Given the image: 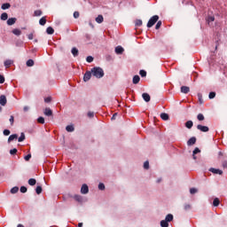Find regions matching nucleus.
<instances>
[{"label":"nucleus","mask_w":227,"mask_h":227,"mask_svg":"<svg viewBox=\"0 0 227 227\" xmlns=\"http://www.w3.org/2000/svg\"><path fill=\"white\" fill-rule=\"evenodd\" d=\"M90 71L93 77L97 79H102V77H104V69H102V67H93Z\"/></svg>","instance_id":"f257e3e1"},{"label":"nucleus","mask_w":227,"mask_h":227,"mask_svg":"<svg viewBox=\"0 0 227 227\" xmlns=\"http://www.w3.org/2000/svg\"><path fill=\"white\" fill-rule=\"evenodd\" d=\"M157 20H159V16L158 15L153 16L147 23V27H153V26H155V23L157 22Z\"/></svg>","instance_id":"f03ea898"},{"label":"nucleus","mask_w":227,"mask_h":227,"mask_svg":"<svg viewBox=\"0 0 227 227\" xmlns=\"http://www.w3.org/2000/svg\"><path fill=\"white\" fill-rule=\"evenodd\" d=\"M91 75H93L92 73H91V71H87V72L84 74L83 81H84L85 82H88V81H90V80L91 79Z\"/></svg>","instance_id":"7ed1b4c3"},{"label":"nucleus","mask_w":227,"mask_h":227,"mask_svg":"<svg viewBox=\"0 0 227 227\" xmlns=\"http://www.w3.org/2000/svg\"><path fill=\"white\" fill-rule=\"evenodd\" d=\"M198 130H200V132H208L209 129L207 126H203L201 124H199L197 126Z\"/></svg>","instance_id":"20e7f679"},{"label":"nucleus","mask_w":227,"mask_h":227,"mask_svg":"<svg viewBox=\"0 0 227 227\" xmlns=\"http://www.w3.org/2000/svg\"><path fill=\"white\" fill-rule=\"evenodd\" d=\"M81 192L82 194H88V192H90V188L88 187L87 184H82L81 188Z\"/></svg>","instance_id":"39448f33"},{"label":"nucleus","mask_w":227,"mask_h":227,"mask_svg":"<svg viewBox=\"0 0 227 227\" xmlns=\"http://www.w3.org/2000/svg\"><path fill=\"white\" fill-rule=\"evenodd\" d=\"M209 171L211 173H214V175H223V170H221L219 168H209Z\"/></svg>","instance_id":"423d86ee"},{"label":"nucleus","mask_w":227,"mask_h":227,"mask_svg":"<svg viewBox=\"0 0 227 227\" xmlns=\"http://www.w3.org/2000/svg\"><path fill=\"white\" fill-rule=\"evenodd\" d=\"M187 145H188V146H192L193 145H196V137H191V138L187 141Z\"/></svg>","instance_id":"0eeeda50"},{"label":"nucleus","mask_w":227,"mask_h":227,"mask_svg":"<svg viewBox=\"0 0 227 227\" xmlns=\"http://www.w3.org/2000/svg\"><path fill=\"white\" fill-rule=\"evenodd\" d=\"M7 99H6V96L4 95H1L0 96V105L2 106H6V103H7Z\"/></svg>","instance_id":"6e6552de"},{"label":"nucleus","mask_w":227,"mask_h":227,"mask_svg":"<svg viewBox=\"0 0 227 227\" xmlns=\"http://www.w3.org/2000/svg\"><path fill=\"white\" fill-rule=\"evenodd\" d=\"M4 65L5 68H10V67H12V65H13V60L7 59L4 61Z\"/></svg>","instance_id":"1a4fd4ad"},{"label":"nucleus","mask_w":227,"mask_h":227,"mask_svg":"<svg viewBox=\"0 0 227 227\" xmlns=\"http://www.w3.org/2000/svg\"><path fill=\"white\" fill-rule=\"evenodd\" d=\"M17 22V18H10L7 20V25L8 26H13V24H15Z\"/></svg>","instance_id":"9d476101"},{"label":"nucleus","mask_w":227,"mask_h":227,"mask_svg":"<svg viewBox=\"0 0 227 227\" xmlns=\"http://www.w3.org/2000/svg\"><path fill=\"white\" fill-rule=\"evenodd\" d=\"M189 91H191V89L189 87H187V86H182L181 87V92L182 93L187 94V93H189Z\"/></svg>","instance_id":"9b49d317"},{"label":"nucleus","mask_w":227,"mask_h":227,"mask_svg":"<svg viewBox=\"0 0 227 227\" xmlns=\"http://www.w3.org/2000/svg\"><path fill=\"white\" fill-rule=\"evenodd\" d=\"M12 33L16 35V36H20L22 35V31L19 28H14L12 29Z\"/></svg>","instance_id":"f8f14e48"},{"label":"nucleus","mask_w":227,"mask_h":227,"mask_svg":"<svg viewBox=\"0 0 227 227\" xmlns=\"http://www.w3.org/2000/svg\"><path fill=\"white\" fill-rule=\"evenodd\" d=\"M123 47H121V46H117L116 48H115V52H116V54H123Z\"/></svg>","instance_id":"ddd939ff"},{"label":"nucleus","mask_w":227,"mask_h":227,"mask_svg":"<svg viewBox=\"0 0 227 227\" xmlns=\"http://www.w3.org/2000/svg\"><path fill=\"white\" fill-rule=\"evenodd\" d=\"M142 97H143V98H144V100L145 101V102H150V94H148V93H143L142 94Z\"/></svg>","instance_id":"4468645a"},{"label":"nucleus","mask_w":227,"mask_h":227,"mask_svg":"<svg viewBox=\"0 0 227 227\" xmlns=\"http://www.w3.org/2000/svg\"><path fill=\"white\" fill-rule=\"evenodd\" d=\"M140 81H141V78L139 77V75H135L133 77V84H139Z\"/></svg>","instance_id":"2eb2a0df"},{"label":"nucleus","mask_w":227,"mask_h":227,"mask_svg":"<svg viewBox=\"0 0 227 227\" xmlns=\"http://www.w3.org/2000/svg\"><path fill=\"white\" fill-rule=\"evenodd\" d=\"M96 22H98V24H102V23L104 22V16L98 15V16L96 18Z\"/></svg>","instance_id":"dca6fc26"},{"label":"nucleus","mask_w":227,"mask_h":227,"mask_svg":"<svg viewBox=\"0 0 227 227\" xmlns=\"http://www.w3.org/2000/svg\"><path fill=\"white\" fill-rule=\"evenodd\" d=\"M161 120H164V121H167V120H169V115L166 113L160 114Z\"/></svg>","instance_id":"f3484780"},{"label":"nucleus","mask_w":227,"mask_h":227,"mask_svg":"<svg viewBox=\"0 0 227 227\" xmlns=\"http://www.w3.org/2000/svg\"><path fill=\"white\" fill-rule=\"evenodd\" d=\"M201 152V150H200V148L196 147L194 150H193V153H192V157L194 159V160H196V154L197 153H200Z\"/></svg>","instance_id":"a211bd4d"},{"label":"nucleus","mask_w":227,"mask_h":227,"mask_svg":"<svg viewBox=\"0 0 227 227\" xmlns=\"http://www.w3.org/2000/svg\"><path fill=\"white\" fill-rule=\"evenodd\" d=\"M44 114L45 116H52V110L51 108H45Z\"/></svg>","instance_id":"6ab92c4d"},{"label":"nucleus","mask_w":227,"mask_h":227,"mask_svg":"<svg viewBox=\"0 0 227 227\" xmlns=\"http://www.w3.org/2000/svg\"><path fill=\"white\" fill-rule=\"evenodd\" d=\"M194 125V123L192 122V121H187L185 122V127L186 129H192V126Z\"/></svg>","instance_id":"aec40b11"},{"label":"nucleus","mask_w":227,"mask_h":227,"mask_svg":"<svg viewBox=\"0 0 227 227\" xmlns=\"http://www.w3.org/2000/svg\"><path fill=\"white\" fill-rule=\"evenodd\" d=\"M18 137L19 136H17V134L11 135L8 138V142L12 143V141H13L14 139H17Z\"/></svg>","instance_id":"412c9836"},{"label":"nucleus","mask_w":227,"mask_h":227,"mask_svg":"<svg viewBox=\"0 0 227 227\" xmlns=\"http://www.w3.org/2000/svg\"><path fill=\"white\" fill-rule=\"evenodd\" d=\"M11 6L12 5L9 3H5V4H2L1 8H2V10H8L11 8Z\"/></svg>","instance_id":"4be33fe9"},{"label":"nucleus","mask_w":227,"mask_h":227,"mask_svg":"<svg viewBox=\"0 0 227 227\" xmlns=\"http://www.w3.org/2000/svg\"><path fill=\"white\" fill-rule=\"evenodd\" d=\"M66 130H67V132H74V130H75V129L74 128V125H68L66 127Z\"/></svg>","instance_id":"5701e85b"},{"label":"nucleus","mask_w":227,"mask_h":227,"mask_svg":"<svg viewBox=\"0 0 227 227\" xmlns=\"http://www.w3.org/2000/svg\"><path fill=\"white\" fill-rule=\"evenodd\" d=\"M165 221H167V223H171V221H173V215L171 214L167 215Z\"/></svg>","instance_id":"b1692460"},{"label":"nucleus","mask_w":227,"mask_h":227,"mask_svg":"<svg viewBox=\"0 0 227 227\" xmlns=\"http://www.w3.org/2000/svg\"><path fill=\"white\" fill-rule=\"evenodd\" d=\"M71 52L74 57L79 56V50H77V48H73Z\"/></svg>","instance_id":"393cba45"},{"label":"nucleus","mask_w":227,"mask_h":227,"mask_svg":"<svg viewBox=\"0 0 227 227\" xmlns=\"http://www.w3.org/2000/svg\"><path fill=\"white\" fill-rule=\"evenodd\" d=\"M46 33L48 35H54V28H52V27H49L47 29H46Z\"/></svg>","instance_id":"a878e982"},{"label":"nucleus","mask_w":227,"mask_h":227,"mask_svg":"<svg viewBox=\"0 0 227 227\" xmlns=\"http://www.w3.org/2000/svg\"><path fill=\"white\" fill-rule=\"evenodd\" d=\"M160 226H161V227H169V223H168V221L162 220V221L160 222Z\"/></svg>","instance_id":"bb28decb"},{"label":"nucleus","mask_w":227,"mask_h":227,"mask_svg":"<svg viewBox=\"0 0 227 227\" xmlns=\"http://www.w3.org/2000/svg\"><path fill=\"white\" fill-rule=\"evenodd\" d=\"M1 20H8V13L3 12L1 14Z\"/></svg>","instance_id":"cd10ccee"},{"label":"nucleus","mask_w":227,"mask_h":227,"mask_svg":"<svg viewBox=\"0 0 227 227\" xmlns=\"http://www.w3.org/2000/svg\"><path fill=\"white\" fill-rule=\"evenodd\" d=\"M39 24L41 26H43L44 24H47V20L45 19V17H43V18L40 19Z\"/></svg>","instance_id":"c85d7f7f"},{"label":"nucleus","mask_w":227,"mask_h":227,"mask_svg":"<svg viewBox=\"0 0 227 227\" xmlns=\"http://www.w3.org/2000/svg\"><path fill=\"white\" fill-rule=\"evenodd\" d=\"M28 185H36V179L35 178H30L28 180Z\"/></svg>","instance_id":"c756f323"},{"label":"nucleus","mask_w":227,"mask_h":227,"mask_svg":"<svg viewBox=\"0 0 227 227\" xmlns=\"http://www.w3.org/2000/svg\"><path fill=\"white\" fill-rule=\"evenodd\" d=\"M17 192H19V187L14 186L11 189V194H17Z\"/></svg>","instance_id":"7c9ffc66"},{"label":"nucleus","mask_w":227,"mask_h":227,"mask_svg":"<svg viewBox=\"0 0 227 227\" xmlns=\"http://www.w3.org/2000/svg\"><path fill=\"white\" fill-rule=\"evenodd\" d=\"M26 139V135L24 133L20 134V137L18 138L19 143H22Z\"/></svg>","instance_id":"2f4dec72"},{"label":"nucleus","mask_w":227,"mask_h":227,"mask_svg":"<svg viewBox=\"0 0 227 227\" xmlns=\"http://www.w3.org/2000/svg\"><path fill=\"white\" fill-rule=\"evenodd\" d=\"M219 203H221V201L219 200V199L215 198L214 200H213V206L214 207H219Z\"/></svg>","instance_id":"473e14b6"},{"label":"nucleus","mask_w":227,"mask_h":227,"mask_svg":"<svg viewBox=\"0 0 227 227\" xmlns=\"http://www.w3.org/2000/svg\"><path fill=\"white\" fill-rule=\"evenodd\" d=\"M74 199L75 200V201H78L79 203L82 201V197L81 195H74Z\"/></svg>","instance_id":"72a5a7b5"},{"label":"nucleus","mask_w":227,"mask_h":227,"mask_svg":"<svg viewBox=\"0 0 227 227\" xmlns=\"http://www.w3.org/2000/svg\"><path fill=\"white\" fill-rule=\"evenodd\" d=\"M197 120H199V121H203V120H205V116L203 115V114H199L197 115Z\"/></svg>","instance_id":"f704fd0d"},{"label":"nucleus","mask_w":227,"mask_h":227,"mask_svg":"<svg viewBox=\"0 0 227 227\" xmlns=\"http://www.w3.org/2000/svg\"><path fill=\"white\" fill-rule=\"evenodd\" d=\"M35 65V61L33 59H28L27 61V67H33Z\"/></svg>","instance_id":"c9c22d12"},{"label":"nucleus","mask_w":227,"mask_h":227,"mask_svg":"<svg viewBox=\"0 0 227 227\" xmlns=\"http://www.w3.org/2000/svg\"><path fill=\"white\" fill-rule=\"evenodd\" d=\"M207 23L210 24V22H214L215 20V18L214 16H209L207 19Z\"/></svg>","instance_id":"e433bc0d"},{"label":"nucleus","mask_w":227,"mask_h":227,"mask_svg":"<svg viewBox=\"0 0 227 227\" xmlns=\"http://www.w3.org/2000/svg\"><path fill=\"white\" fill-rule=\"evenodd\" d=\"M35 17H40L42 15V11L41 10H36L34 12Z\"/></svg>","instance_id":"4c0bfd02"},{"label":"nucleus","mask_w":227,"mask_h":227,"mask_svg":"<svg viewBox=\"0 0 227 227\" xmlns=\"http://www.w3.org/2000/svg\"><path fill=\"white\" fill-rule=\"evenodd\" d=\"M135 25L137 26L138 27H139L140 26H143V20H137L135 21Z\"/></svg>","instance_id":"58836bf2"},{"label":"nucleus","mask_w":227,"mask_h":227,"mask_svg":"<svg viewBox=\"0 0 227 227\" xmlns=\"http://www.w3.org/2000/svg\"><path fill=\"white\" fill-rule=\"evenodd\" d=\"M36 194H42V186H37L35 189Z\"/></svg>","instance_id":"ea45409f"},{"label":"nucleus","mask_w":227,"mask_h":227,"mask_svg":"<svg viewBox=\"0 0 227 227\" xmlns=\"http://www.w3.org/2000/svg\"><path fill=\"white\" fill-rule=\"evenodd\" d=\"M37 121H38V123L43 124V123H45V119L43 117H39L37 119Z\"/></svg>","instance_id":"a19ab883"},{"label":"nucleus","mask_w":227,"mask_h":227,"mask_svg":"<svg viewBox=\"0 0 227 227\" xmlns=\"http://www.w3.org/2000/svg\"><path fill=\"white\" fill-rule=\"evenodd\" d=\"M98 189H99V191H104V189H106V185L104 184L100 183L98 184Z\"/></svg>","instance_id":"79ce46f5"},{"label":"nucleus","mask_w":227,"mask_h":227,"mask_svg":"<svg viewBox=\"0 0 227 227\" xmlns=\"http://www.w3.org/2000/svg\"><path fill=\"white\" fill-rule=\"evenodd\" d=\"M161 26H162V21H158L155 26V29H160Z\"/></svg>","instance_id":"37998d69"},{"label":"nucleus","mask_w":227,"mask_h":227,"mask_svg":"<svg viewBox=\"0 0 227 227\" xmlns=\"http://www.w3.org/2000/svg\"><path fill=\"white\" fill-rule=\"evenodd\" d=\"M139 74H140L141 77H146V71L140 70Z\"/></svg>","instance_id":"c03bdc74"},{"label":"nucleus","mask_w":227,"mask_h":227,"mask_svg":"<svg viewBox=\"0 0 227 227\" xmlns=\"http://www.w3.org/2000/svg\"><path fill=\"white\" fill-rule=\"evenodd\" d=\"M86 61H87V63H92V61H93V57L88 56L87 59H86Z\"/></svg>","instance_id":"a18cd8bd"},{"label":"nucleus","mask_w":227,"mask_h":227,"mask_svg":"<svg viewBox=\"0 0 227 227\" xmlns=\"http://www.w3.org/2000/svg\"><path fill=\"white\" fill-rule=\"evenodd\" d=\"M148 168H150V162L145 161V163H144V168H145V169H148Z\"/></svg>","instance_id":"49530a36"},{"label":"nucleus","mask_w":227,"mask_h":227,"mask_svg":"<svg viewBox=\"0 0 227 227\" xmlns=\"http://www.w3.org/2000/svg\"><path fill=\"white\" fill-rule=\"evenodd\" d=\"M190 192H191L192 194H196V192H198V189H196V188H191V189H190Z\"/></svg>","instance_id":"de8ad7c7"},{"label":"nucleus","mask_w":227,"mask_h":227,"mask_svg":"<svg viewBox=\"0 0 227 227\" xmlns=\"http://www.w3.org/2000/svg\"><path fill=\"white\" fill-rule=\"evenodd\" d=\"M20 192H27V188L26 186H21L20 187Z\"/></svg>","instance_id":"09e8293b"},{"label":"nucleus","mask_w":227,"mask_h":227,"mask_svg":"<svg viewBox=\"0 0 227 227\" xmlns=\"http://www.w3.org/2000/svg\"><path fill=\"white\" fill-rule=\"evenodd\" d=\"M0 84H4V76L0 74Z\"/></svg>","instance_id":"8fccbe9b"},{"label":"nucleus","mask_w":227,"mask_h":227,"mask_svg":"<svg viewBox=\"0 0 227 227\" xmlns=\"http://www.w3.org/2000/svg\"><path fill=\"white\" fill-rule=\"evenodd\" d=\"M208 97L209 98H215V92H210Z\"/></svg>","instance_id":"3c124183"},{"label":"nucleus","mask_w":227,"mask_h":227,"mask_svg":"<svg viewBox=\"0 0 227 227\" xmlns=\"http://www.w3.org/2000/svg\"><path fill=\"white\" fill-rule=\"evenodd\" d=\"M192 207L190 204H185L184 205V210H191Z\"/></svg>","instance_id":"603ef678"},{"label":"nucleus","mask_w":227,"mask_h":227,"mask_svg":"<svg viewBox=\"0 0 227 227\" xmlns=\"http://www.w3.org/2000/svg\"><path fill=\"white\" fill-rule=\"evenodd\" d=\"M4 136H10V129H4Z\"/></svg>","instance_id":"864d4df0"},{"label":"nucleus","mask_w":227,"mask_h":227,"mask_svg":"<svg viewBox=\"0 0 227 227\" xmlns=\"http://www.w3.org/2000/svg\"><path fill=\"white\" fill-rule=\"evenodd\" d=\"M93 116H95V113H93V112H89L88 113V117L89 118H93Z\"/></svg>","instance_id":"5fc2aeb1"},{"label":"nucleus","mask_w":227,"mask_h":227,"mask_svg":"<svg viewBox=\"0 0 227 227\" xmlns=\"http://www.w3.org/2000/svg\"><path fill=\"white\" fill-rule=\"evenodd\" d=\"M9 121L11 123V125H13V121H14V117L13 115H11L10 119H9Z\"/></svg>","instance_id":"6e6d98bb"},{"label":"nucleus","mask_w":227,"mask_h":227,"mask_svg":"<svg viewBox=\"0 0 227 227\" xmlns=\"http://www.w3.org/2000/svg\"><path fill=\"white\" fill-rule=\"evenodd\" d=\"M10 153H11V155H15V153H17V149L14 148V149L11 150Z\"/></svg>","instance_id":"4d7b16f0"},{"label":"nucleus","mask_w":227,"mask_h":227,"mask_svg":"<svg viewBox=\"0 0 227 227\" xmlns=\"http://www.w3.org/2000/svg\"><path fill=\"white\" fill-rule=\"evenodd\" d=\"M79 12H74V19H79Z\"/></svg>","instance_id":"13d9d810"},{"label":"nucleus","mask_w":227,"mask_h":227,"mask_svg":"<svg viewBox=\"0 0 227 227\" xmlns=\"http://www.w3.org/2000/svg\"><path fill=\"white\" fill-rule=\"evenodd\" d=\"M27 38L28 40H33V38H35V35H33V33H31L27 35Z\"/></svg>","instance_id":"bf43d9fd"},{"label":"nucleus","mask_w":227,"mask_h":227,"mask_svg":"<svg viewBox=\"0 0 227 227\" xmlns=\"http://www.w3.org/2000/svg\"><path fill=\"white\" fill-rule=\"evenodd\" d=\"M25 160H29L31 159V154H27V156L24 157Z\"/></svg>","instance_id":"052dcab7"},{"label":"nucleus","mask_w":227,"mask_h":227,"mask_svg":"<svg viewBox=\"0 0 227 227\" xmlns=\"http://www.w3.org/2000/svg\"><path fill=\"white\" fill-rule=\"evenodd\" d=\"M51 97H48L44 99V102H46V104H49V102H51Z\"/></svg>","instance_id":"680f3d73"},{"label":"nucleus","mask_w":227,"mask_h":227,"mask_svg":"<svg viewBox=\"0 0 227 227\" xmlns=\"http://www.w3.org/2000/svg\"><path fill=\"white\" fill-rule=\"evenodd\" d=\"M23 111H25V113L29 111V107L28 106H24Z\"/></svg>","instance_id":"e2e57ef3"},{"label":"nucleus","mask_w":227,"mask_h":227,"mask_svg":"<svg viewBox=\"0 0 227 227\" xmlns=\"http://www.w3.org/2000/svg\"><path fill=\"white\" fill-rule=\"evenodd\" d=\"M223 168H227V161L226 160L223 162Z\"/></svg>","instance_id":"0e129e2a"},{"label":"nucleus","mask_w":227,"mask_h":227,"mask_svg":"<svg viewBox=\"0 0 227 227\" xmlns=\"http://www.w3.org/2000/svg\"><path fill=\"white\" fill-rule=\"evenodd\" d=\"M160 182H162V179L160 178L157 180V184H160Z\"/></svg>","instance_id":"69168bd1"},{"label":"nucleus","mask_w":227,"mask_h":227,"mask_svg":"<svg viewBox=\"0 0 227 227\" xmlns=\"http://www.w3.org/2000/svg\"><path fill=\"white\" fill-rule=\"evenodd\" d=\"M78 227H82V223H79Z\"/></svg>","instance_id":"338daca9"},{"label":"nucleus","mask_w":227,"mask_h":227,"mask_svg":"<svg viewBox=\"0 0 227 227\" xmlns=\"http://www.w3.org/2000/svg\"><path fill=\"white\" fill-rule=\"evenodd\" d=\"M18 227H24V225H22V224H18Z\"/></svg>","instance_id":"774afa93"}]
</instances>
